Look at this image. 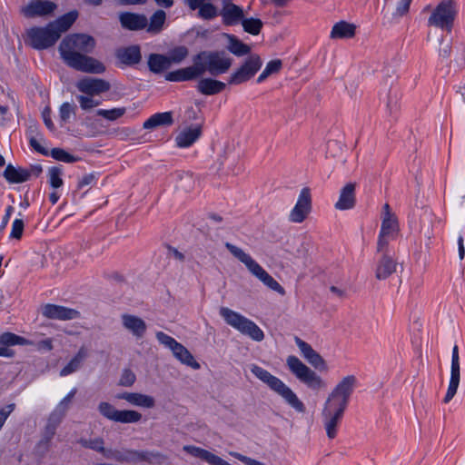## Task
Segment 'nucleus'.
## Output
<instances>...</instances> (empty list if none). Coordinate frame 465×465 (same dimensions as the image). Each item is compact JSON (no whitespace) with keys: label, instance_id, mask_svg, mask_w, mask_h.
Listing matches in <instances>:
<instances>
[{"label":"nucleus","instance_id":"46","mask_svg":"<svg viewBox=\"0 0 465 465\" xmlns=\"http://www.w3.org/2000/svg\"><path fill=\"white\" fill-rule=\"evenodd\" d=\"M79 443L84 447L91 450H94L95 451H98L100 453H107V450L104 449V441L102 438H94V439H81L79 440Z\"/></svg>","mask_w":465,"mask_h":465},{"label":"nucleus","instance_id":"21","mask_svg":"<svg viewBox=\"0 0 465 465\" xmlns=\"http://www.w3.org/2000/svg\"><path fill=\"white\" fill-rule=\"evenodd\" d=\"M118 400H124L130 405L146 409L153 408L155 400L153 397L139 392H123L115 396Z\"/></svg>","mask_w":465,"mask_h":465},{"label":"nucleus","instance_id":"32","mask_svg":"<svg viewBox=\"0 0 465 465\" xmlns=\"http://www.w3.org/2000/svg\"><path fill=\"white\" fill-rule=\"evenodd\" d=\"M225 25H232L243 19L242 9L236 5H227L221 13Z\"/></svg>","mask_w":465,"mask_h":465},{"label":"nucleus","instance_id":"64","mask_svg":"<svg viewBox=\"0 0 465 465\" xmlns=\"http://www.w3.org/2000/svg\"><path fill=\"white\" fill-rule=\"evenodd\" d=\"M42 117H43V120H44V123H45V126L50 131H54V123L52 122V119H51V109L49 107H45L44 109V111L42 112Z\"/></svg>","mask_w":465,"mask_h":465},{"label":"nucleus","instance_id":"10","mask_svg":"<svg viewBox=\"0 0 465 465\" xmlns=\"http://www.w3.org/2000/svg\"><path fill=\"white\" fill-rule=\"evenodd\" d=\"M31 45L38 50L54 45L59 39L58 32L51 27L50 23L45 27H34L27 33Z\"/></svg>","mask_w":465,"mask_h":465},{"label":"nucleus","instance_id":"44","mask_svg":"<svg viewBox=\"0 0 465 465\" xmlns=\"http://www.w3.org/2000/svg\"><path fill=\"white\" fill-rule=\"evenodd\" d=\"M77 106L74 103L64 102L59 107V118L62 124L68 123L75 115Z\"/></svg>","mask_w":465,"mask_h":465},{"label":"nucleus","instance_id":"53","mask_svg":"<svg viewBox=\"0 0 465 465\" xmlns=\"http://www.w3.org/2000/svg\"><path fill=\"white\" fill-rule=\"evenodd\" d=\"M61 175L62 172L58 167H52L49 169V183L53 188H59L63 185Z\"/></svg>","mask_w":465,"mask_h":465},{"label":"nucleus","instance_id":"51","mask_svg":"<svg viewBox=\"0 0 465 465\" xmlns=\"http://www.w3.org/2000/svg\"><path fill=\"white\" fill-rule=\"evenodd\" d=\"M305 359L311 365H312L316 369H319L321 371H324L327 369L325 361L314 350L312 351V352Z\"/></svg>","mask_w":465,"mask_h":465},{"label":"nucleus","instance_id":"29","mask_svg":"<svg viewBox=\"0 0 465 465\" xmlns=\"http://www.w3.org/2000/svg\"><path fill=\"white\" fill-rule=\"evenodd\" d=\"M173 355L181 363L187 365L193 370L200 369V364L194 360L193 354L182 344L178 343L173 350Z\"/></svg>","mask_w":465,"mask_h":465},{"label":"nucleus","instance_id":"11","mask_svg":"<svg viewBox=\"0 0 465 465\" xmlns=\"http://www.w3.org/2000/svg\"><path fill=\"white\" fill-rule=\"evenodd\" d=\"M262 64V59L258 54H251L242 65L232 74L228 83L237 85L248 81L260 70Z\"/></svg>","mask_w":465,"mask_h":465},{"label":"nucleus","instance_id":"61","mask_svg":"<svg viewBox=\"0 0 465 465\" xmlns=\"http://www.w3.org/2000/svg\"><path fill=\"white\" fill-rule=\"evenodd\" d=\"M412 0H401L396 7L395 15L402 16L409 12L410 5Z\"/></svg>","mask_w":465,"mask_h":465},{"label":"nucleus","instance_id":"56","mask_svg":"<svg viewBox=\"0 0 465 465\" xmlns=\"http://www.w3.org/2000/svg\"><path fill=\"white\" fill-rule=\"evenodd\" d=\"M25 228V223L22 219H15L12 223L10 238L21 239Z\"/></svg>","mask_w":465,"mask_h":465},{"label":"nucleus","instance_id":"48","mask_svg":"<svg viewBox=\"0 0 465 465\" xmlns=\"http://www.w3.org/2000/svg\"><path fill=\"white\" fill-rule=\"evenodd\" d=\"M77 393V389L73 388L67 395H65L56 405L54 410L63 413L64 415H66L68 410L70 409V406L72 404L73 399L74 398L75 394Z\"/></svg>","mask_w":465,"mask_h":465},{"label":"nucleus","instance_id":"34","mask_svg":"<svg viewBox=\"0 0 465 465\" xmlns=\"http://www.w3.org/2000/svg\"><path fill=\"white\" fill-rule=\"evenodd\" d=\"M166 20V13L163 10L155 11L150 17L147 19V26L145 30L147 33L151 35H157L162 32L163 29V25Z\"/></svg>","mask_w":465,"mask_h":465},{"label":"nucleus","instance_id":"62","mask_svg":"<svg viewBox=\"0 0 465 465\" xmlns=\"http://www.w3.org/2000/svg\"><path fill=\"white\" fill-rule=\"evenodd\" d=\"M124 460L125 462L142 461V450H127L126 457Z\"/></svg>","mask_w":465,"mask_h":465},{"label":"nucleus","instance_id":"16","mask_svg":"<svg viewBox=\"0 0 465 465\" xmlns=\"http://www.w3.org/2000/svg\"><path fill=\"white\" fill-rule=\"evenodd\" d=\"M55 3L49 0H32L23 7L22 13L26 17L47 16L56 9Z\"/></svg>","mask_w":465,"mask_h":465},{"label":"nucleus","instance_id":"36","mask_svg":"<svg viewBox=\"0 0 465 465\" xmlns=\"http://www.w3.org/2000/svg\"><path fill=\"white\" fill-rule=\"evenodd\" d=\"M355 35V25L345 21L336 23L331 29V39L351 38Z\"/></svg>","mask_w":465,"mask_h":465},{"label":"nucleus","instance_id":"63","mask_svg":"<svg viewBox=\"0 0 465 465\" xmlns=\"http://www.w3.org/2000/svg\"><path fill=\"white\" fill-rule=\"evenodd\" d=\"M232 457L236 458L237 460L242 461L246 465H260L262 462L258 461L254 459H252L250 457L244 456L238 452H231L230 453Z\"/></svg>","mask_w":465,"mask_h":465},{"label":"nucleus","instance_id":"45","mask_svg":"<svg viewBox=\"0 0 465 465\" xmlns=\"http://www.w3.org/2000/svg\"><path fill=\"white\" fill-rule=\"evenodd\" d=\"M282 63L280 59H275V60H272L270 61L265 68L263 69V71L262 72V74L258 76L257 78V82L258 83H262L263 82L269 75L272 74H275L277 72H279L282 68Z\"/></svg>","mask_w":465,"mask_h":465},{"label":"nucleus","instance_id":"47","mask_svg":"<svg viewBox=\"0 0 465 465\" xmlns=\"http://www.w3.org/2000/svg\"><path fill=\"white\" fill-rule=\"evenodd\" d=\"M93 96L94 95H89V94L76 95V100L79 103V105L82 110L89 111V110H92L93 108L100 105V104H101L100 100L94 99Z\"/></svg>","mask_w":465,"mask_h":465},{"label":"nucleus","instance_id":"17","mask_svg":"<svg viewBox=\"0 0 465 465\" xmlns=\"http://www.w3.org/2000/svg\"><path fill=\"white\" fill-rule=\"evenodd\" d=\"M42 313L48 319L60 321L73 320L79 316V312L74 309L50 303L43 307Z\"/></svg>","mask_w":465,"mask_h":465},{"label":"nucleus","instance_id":"54","mask_svg":"<svg viewBox=\"0 0 465 465\" xmlns=\"http://www.w3.org/2000/svg\"><path fill=\"white\" fill-rule=\"evenodd\" d=\"M24 338L17 336L14 333L5 332L0 336V343L4 345H15V344H23Z\"/></svg>","mask_w":465,"mask_h":465},{"label":"nucleus","instance_id":"23","mask_svg":"<svg viewBox=\"0 0 465 465\" xmlns=\"http://www.w3.org/2000/svg\"><path fill=\"white\" fill-rule=\"evenodd\" d=\"M201 134L200 126L184 128L175 137L176 145L180 148L190 147L200 138Z\"/></svg>","mask_w":465,"mask_h":465},{"label":"nucleus","instance_id":"60","mask_svg":"<svg viewBox=\"0 0 465 465\" xmlns=\"http://www.w3.org/2000/svg\"><path fill=\"white\" fill-rule=\"evenodd\" d=\"M64 416L65 415H64L63 413L57 411L56 410H54L50 413V415L47 419V422L57 428L60 425V423L62 422V420H64Z\"/></svg>","mask_w":465,"mask_h":465},{"label":"nucleus","instance_id":"13","mask_svg":"<svg viewBox=\"0 0 465 465\" xmlns=\"http://www.w3.org/2000/svg\"><path fill=\"white\" fill-rule=\"evenodd\" d=\"M312 207L311 193L309 188H303L298 197L297 203L290 213L289 219L292 223H300L305 220Z\"/></svg>","mask_w":465,"mask_h":465},{"label":"nucleus","instance_id":"41","mask_svg":"<svg viewBox=\"0 0 465 465\" xmlns=\"http://www.w3.org/2000/svg\"><path fill=\"white\" fill-rule=\"evenodd\" d=\"M188 54H189L188 48L184 45H180V46H177V47L172 49L168 53L167 57H168V60H169V63L171 65L173 64H179L188 56Z\"/></svg>","mask_w":465,"mask_h":465},{"label":"nucleus","instance_id":"39","mask_svg":"<svg viewBox=\"0 0 465 465\" xmlns=\"http://www.w3.org/2000/svg\"><path fill=\"white\" fill-rule=\"evenodd\" d=\"M40 141L45 142V139L43 138V135L38 133L37 126L35 124V125H31L29 127V143H30V145L36 152H38V153H42L44 155H48V153H49L48 150L41 145Z\"/></svg>","mask_w":465,"mask_h":465},{"label":"nucleus","instance_id":"52","mask_svg":"<svg viewBox=\"0 0 465 465\" xmlns=\"http://www.w3.org/2000/svg\"><path fill=\"white\" fill-rule=\"evenodd\" d=\"M51 156L55 160L64 163H74L78 160L77 157L68 153L67 152L60 148H54L51 151Z\"/></svg>","mask_w":465,"mask_h":465},{"label":"nucleus","instance_id":"37","mask_svg":"<svg viewBox=\"0 0 465 465\" xmlns=\"http://www.w3.org/2000/svg\"><path fill=\"white\" fill-rule=\"evenodd\" d=\"M151 72L160 74L171 67L167 55L160 54H151L147 61Z\"/></svg>","mask_w":465,"mask_h":465},{"label":"nucleus","instance_id":"49","mask_svg":"<svg viewBox=\"0 0 465 465\" xmlns=\"http://www.w3.org/2000/svg\"><path fill=\"white\" fill-rule=\"evenodd\" d=\"M242 25L245 32L252 35H258L262 27V23L257 18H247L242 20Z\"/></svg>","mask_w":465,"mask_h":465},{"label":"nucleus","instance_id":"9","mask_svg":"<svg viewBox=\"0 0 465 465\" xmlns=\"http://www.w3.org/2000/svg\"><path fill=\"white\" fill-rule=\"evenodd\" d=\"M97 410L105 419L119 423H137L141 421L143 415L134 410H117L107 401H101Z\"/></svg>","mask_w":465,"mask_h":465},{"label":"nucleus","instance_id":"3","mask_svg":"<svg viewBox=\"0 0 465 465\" xmlns=\"http://www.w3.org/2000/svg\"><path fill=\"white\" fill-rule=\"evenodd\" d=\"M225 247L236 259H238L246 266V268L253 276L259 279L264 285L282 295L285 293V291L281 286V284L276 280H274L255 260H253L250 254L246 253L240 247L230 242H225Z\"/></svg>","mask_w":465,"mask_h":465},{"label":"nucleus","instance_id":"42","mask_svg":"<svg viewBox=\"0 0 465 465\" xmlns=\"http://www.w3.org/2000/svg\"><path fill=\"white\" fill-rule=\"evenodd\" d=\"M399 231L397 218L382 219L380 233L395 238Z\"/></svg>","mask_w":465,"mask_h":465},{"label":"nucleus","instance_id":"28","mask_svg":"<svg viewBox=\"0 0 465 465\" xmlns=\"http://www.w3.org/2000/svg\"><path fill=\"white\" fill-rule=\"evenodd\" d=\"M204 0H186V3L190 9H199V15L203 19H213L217 15L216 7L210 3H203Z\"/></svg>","mask_w":465,"mask_h":465},{"label":"nucleus","instance_id":"18","mask_svg":"<svg viewBox=\"0 0 465 465\" xmlns=\"http://www.w3.org/2000/svg\"><path fill=\"white\" fill-rule=\"evenodd\" d=\"M123 28L130 31H141L147 26V17L143 14L124 12L119 15Z\"/></svg>","mask_w":465,"mask_h":465},{"label":"nucleus","instance_id":"24","mask_svg":"<svg viewBox=\"0 0 465 465\" xmlns=\"http://www.w3.org/2000/svg\"><path fill=\"white\" fill-rule=\"evenodd\" d=\"M201 76L198 66L193 63V65L181 68L175 71L169 72L165 75V79L170 82H184L193 80Z\"/></svg>","mask_w":465,"mask_h":465},{"label":"nucleus","instance_id":"1","mask_svg":"<svg viewBox=\"0 0 465 465\" xmlns=\"http://www.w3.org/2000/svg\"><path fill=\"white\" fill-rule=\"evenodd\" d=\"M95 46L94 37L84 34H74L64 38L59 45V53L64 63L80 72L103 74L105 66L99 60L88 56Z\"/></svg>","mask_w":465,"mask_h":465},{"label":"nucleus","instance_id":"26","mask_svg":"<svg viewBox=\"0 0 465 465\" xmlns=\"http://www.w3.org/2000/svg\"><path fill=\"white\" fill-rule=\"evenodd\" d=\"M225 84L213 79V78H202L197 84V90L199 93L204 95H213L221 93L225 88Z\"/></svg>","mask_w":465,"mask_h":465},{"label":"nucleus","instance_id":"5","mask_svg":"<svg viewBox=\"0 0 465 465\" xmlns=\"http://www.w3.org/2000/svg\"><path fill=\"white\" fill-rule=\"evenodd\" d=\"M219 312L228 325L236 329L241 333L249 336L256 341H261L264 339L262 330L254 322L239 312L227 307H221Z\"/></svg>","mask_w":465,"mask_h":465},{"label":"nucleus","instance_id":"19","mask_svg":"<svg viewBox=\"0 0 465 465\" xmlns=\"http://www.w3.org/2000/svg\"><path fill=\"white\" fill-rule=\"evenodd\" d=\"M121 319L124 328L130 331L134 337L142 339L145 335L147 325L142 318L125 313L121 316Z\"/></svg>","mask_w":465,"mask_h":465},{"label":"nucleus","instance_id":"2","mask_svg":"<svg viewBox=\"0 0 465 465\" xmlns=\"http://www.w3.org/2000/svg\"><path fill=\"white\" fill-rule=\"evenodd\" d=\"M251 372L261 381L265 383L273 392L278 394L283 401L297 412H305L303 402L296 393L278 377L270 373L267 370L256 365L250 366Z\"/></svg>","mask_w":465,"mask_h":465},{"label":"nucleus","instance_id":"20","mask_svg":"<svg viewBox=\"0 0 465 465\" xmlns=\"http://www.w3.org/2000/svg\"><path fill=\"white\" fill-rule=\"evenodd\" d=\"M115 57L124 65L137 64L142 59L141 48L137 45L118 48L115 52Z\"/></svg>","mask_w":465,"mask_h":465},{"label":"nucleus","instance_id":"6","mask_svg":"<svg viewBox=\"0 0 465 465\" xmlns=\"http://www.w3.org/2000/svg\"><path fill=\"white\" fill-rule=\"evenodd\" d=\"M456 15V3L453 0H443L432 10L428 25L450 33Z\"/></svg>","mask_w":465,"mask_h":465},{"label":"nucleus","instance_id":"22","mask_svg":"<svg viewBox=\"0 0 465 465\" xmlns=\"http://www.w3.org/2000/svg\"><path fill=\"white\" fill-rule=\"evenodd\" d=\"M397 262L388 253L382 254L378 261L375 276L378 280H385L389 278L397 269Z\"/></svg>","mask_w":465,"mask_h":465},{"label":"nucleus","instance_id":"40","mask_svg":"<svg viewBox=\"0 0 465 465\" xmlns=\"http://www.w3.org/2000/svg\"><path fill=\"white\" fill-rule=\"evenodd\" d=\"M228 50L237 55L242 56L250 53L251 48L249 45L243 44L233 35H229Z\"/></svg>","mask_w":465,"mask_h":465},{"label":"nucleus","instance_id":"30","mask_svg":"<svg viewBox=\"0 0 465 465\" xmlns=\"http://www.w3.org/2000/svg\"><path fill=\"white\" fill-rule=\"evenodd\" d=\"M173 123L172 112L157 113L143 123L144 129H154L159 126H169Z\"/></svg>","mask_w":465,"mask_h":465},{"label":"nucleus","instance_id":"50","mask_svg":"<svg viewBox=\"0 0 465 465\" xmlns=\"http://www.w3.org/2000/svg\"><path fill=\"white\" fill-rule=\"evenodd\" d=\"M166 460L164 455L159 451L142 450V461L160 464Z\"/></svg>","mask_w":465,"mask_h":465},{"label":"nucleus","instance_id":"35","mask_svg":"<svg viewBox=\"0 0 465 465\" xmlns=\"http://www.w3.org/2000/svg\"><path fill=\"white\" fill-rule=\"evenodd\" d=\"M77 16L78 13L76 11H71L54 22H51V27H53L55 32H58L60 37L63 33L66 32L72 26Z\"/></svg>","mask_w":465,"mask_h":465},{"label":"nucleus","instance_id":"8","mask_svg":"<svg viewBox=\"0 0 465 465\" xmlns=\"http://www.w3.org/2000/svg\"><path fill=\"white\" fill-rule=\"evenodd\" d=\"M357 384L354 375L343 377L328 396L325 403L331 407L346 410L351 395Z\"/></svg>","mask_w":465,"mask_h":465},{"label":"nucleus","instance_id":"15","mask_svg":"<svg viewBox=\"0 0 465 465\" xmlns=\"http://www.w3.org/2000/svg\"><path fill=\"white\" fill-rule=\"evenodd\" d=\"M79 92L89 95H99L110 90L109 82L100 78L85 77L77 82Z\"/></svg>","mask_w":465,"mask_h":465},{"label":"nucleus","instance_id":"59","mask_svg":"<svg viewBox=\"0 0 465 465\" xmlns=\"http://www.w3.org/2000/svg\"><path fill=\"white\" fill-rule=\"evenodd\" d=\"M294 341L304 358H306L312 352V351H313L312 347L309 343L302 341L299 337H295Z\"/></svg>","mask_w":465,"mask_h":465},{"label":"nucleus","instance_id":"7","mask_svg":"<svg viewBox=\"0 0 465 465\" xmlns=\"http://www.w3.org/2000/svg\"><path fill=\"white\" fill-rule=\"evenodd\" d=\"M286 363L291 372L310 389L319 391L326 387V382L298 357L288 356Z\"/></svg>","mask_w":465,"mask_h":465},{"label":"nucleus","instance_id":"25","mask_svg":"<svg viewBox=\"0 0 465 465\" xmlns=\"http://www.w3.org/2000/svg\"><path fill=\"white\" fill-rule=\"evenodd\" d=\"M355 185L347 183L341 190L335 208L338 210L351 209L355 205Z\"/></svg>","mask_w":465,"mask_h":465},{"label":"nucleus","instance_id":"31","mask_svg":"<svg viewBox=\"0 0 465 465\" xmlns=\"http://www.w3.org/2000/svg\"><path fill=\"white\" fill-rule=\"evenodd\" d=\"M4 177L12 183L26 182L31 177V172L24 168H15L8 164L4 172Z\"/></svg>","mask_w":465,"mask_h":465},{"label":"nucleus","instance_id":"4","mask_svg":"<svg viewBox=\"0 0 465 465\" xmlns=\"http://www.w3.org/2000/svg\"><path fill=\"white\" fill-rule=\"evenodd\" d=\"M200 75L208 72L212 75L226 73L232 65V58L223 51H202L193 56Z\"/></svg>","mask_w":465,"mask_h":465},{"label":"nucleus","instance_id":"27","mask_svg":"<svg viewBox=\"0 0 465 465\" xmlns=\"http://www.w3.org/2000/svg\"><path fill=\"white\" fill-rule=\"evenodd\" d=\"M183 450L188 453L189 455L199 458L210 465H218L219 461L222 458L216 456L215 454L208 451L207 450L202 449L200 447H196L193 445H184Z\"/></svg>","mask_w":465,"mask_h":465},{"label":"nucleus","instance_id":"43","mask_svg":"<svg viewBox=\"0 0 465 465\" xmlns=\"http://www.w3.org/2000/svg\"><path fill=\"white\" fill-rule=\"evenodd\" d=\"M126 113V108L118 107L113 109H98L95 114L104 118L107 121L114 122L121 118Z\"/></svg>","mask_w":465,"mask_h":465},{"label":"nucleus","instance_id":"33","mask_svg":"<svg viewBox=\"0 0 465 465\" xmlns=\"http://www.w3.org/2000/svg\"><path fill=\"white\" fill-rule=\"evenodd\" d=\"M86 357V349L81 347L75 356L60 371V376L64 377L77 371L82 367Z\"/></svg>","mask_w":465,"mask_h":465},{"label":"nucleus","instance_id":"58","mask_svg":"<svg viewBox=\"0 0 465 465\" xmlns=\"http://www.w3.org/2000/svg\"><path fill=\"white\" fill-rule=\"evenodd\" d=\"M395 238H391L387 235H383L381 233L379 234V239L377 242V251L379 252H382V254L387 253V247L391 241L394 240Z\"/></svg>","mask_w":465,"mask_h":465},{"label":"nucleus","instance_id":"38","mask_svg":"<svg viewBox=\"0 0 465 465\" xmlns=\"http://www.w3.org/2000/svg\"><path fill=\"white\" fill-rule=\"evenodd\" d=\"M382 99L385 101L387 111L391 115L396 114L399 111L400 94L396 88L390 87L386 94V97Z\"/></svg>","mask_w":465,"mask_h":465},{"label":"nucleus","instance_id":"55","mask_svg":"<svg viewBox=\"0 0 465 465\" xmlns=\"http://www.w3.org/2000/svg\"><path fill=\"white\" fill-rule=\"evenodd\" d=\"M156 339L162 345L171 351L179 343L175 339L163 331L156 332Z\"/></svg>","mask_w":465,"mask_h":465},{"label":"nucleus","instance_id":"57","mask_svg":"<svg viewBox=\"0 0 465 465\" xmlns=\"http://www.w3.org/2000/svg\"><path fill=\"white\" fill-rule=\"evenodd\" d=\"M135 374L131 370H124L119 380V385L130 387L135 382Z\"/></svg>","mask_w":465,"mask_h":465},{"label":"nucleus","instance_id":"12","mask_svg":"<svg viewBox=\"0 0 465 465\" xmlns=\"http://www.w3.org/2000/svg\"><path fill=\"white\" fill-rule=\"evenodd\" d=\"M345 410L331 407L324 403L322 411L323 425L329 439H334L337 435V427L341 421Z\"/></svg>","mask_w":465,"mask_h":465},{"label":"nucleus","instance_id":"14","mask_svg":"<svg viewBox=\"0 0 465 465\" xmlns=\"http://www.w3.org/2000/svg\"><path fill=\"white\" fill-rule=\"evenodd\" d=\"M460 379V367L458 345H454L451 354L450 379L447 393L443 399L444 403L450 402L457 392Z\"/></svg>","mask_w":465,"mask_h":465}]
</instances>
